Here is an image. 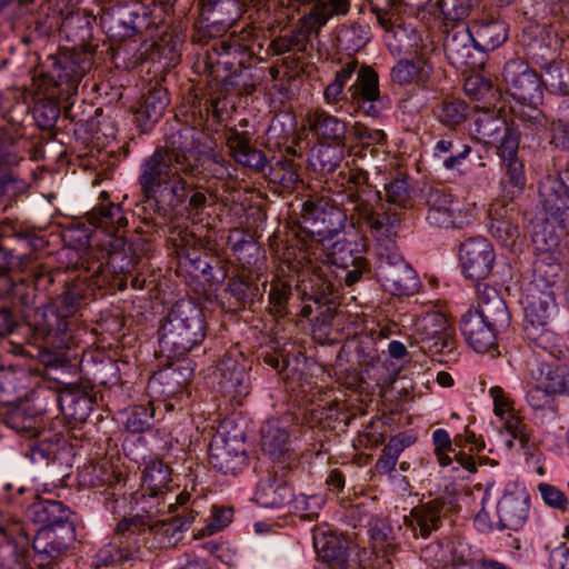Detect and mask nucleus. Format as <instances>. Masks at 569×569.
<instances>
[{
    "instance_id": "nucleus-7",
    "label": "nucleus",
    "mask_w": 569,
    "mask_h": 569,
    "mask_svg": "<svg viewBox=\"0 0 569 569\" xmlns=\"http://www.w3.org/2000/svg\"><path fill=\"white\" fill-rule=\"evenodd\" d=\"M98 16L101 28L116 40L132 38L148 26L147 8L138 1L107 0Z\"/></svg>"
},
{
    "instance_id": "nucleus-12",
    "label": "nucleus",
    "mask_w": 569,
    "mask_h": 569,
    "mask_svg": "<svg viewBox=\"0 0 569 569\" xmlns=\"http://www.w3.org/2000/svg\"><path fill=\"white\" fill-rule=\"evenodd\" d=\"M137 503L140 506L142 513L130 519H123L117 526L114 539H118L119 543H122L121 537L126 532L134 533L136 529L153 526L154 520L178 509L172 502H168L167 493L151 495L141 491V497L137 499Z\"/></svg>"
},
{
    "instance_id": "nucleus-5",
    "label": "nucleus",
    "mask_w": 569,
    "mask_h": 569,
    "mask_svg": "<svg viewBox=\"0 0 569 569\" xmlns=\"http://www.w3.org/2000/svg\"><path fill=\"white\" fill-rule=\"evenodd\" d=\"M161 352L168 357H182L206 337L202 311L190 301L173 305L159 331Z\"/></svg>"
},
{
    "instance_id": "nucleus-30",
    "label": "nucleus",
    "mask_w": 569,
    "mask_h": 569,
    "mask_svg": "<svg viewBox=\"0 0 569 569\" xmlns=\"http://www.w3.org/2000/svg\"><path fill=\"white\" fill-rule=\"evenodd\" d=\"M513 208L507 209V201H497L491 204L489 216L491 218V236L501 243V246L513 250L518 244L519 230L512 222Z\"/></svg>"
},
{
    "instance_id": "nucleus-28",
    "label": "nucleus",
    "mask_w": 569,
    "mask_h": 569,
    "mask_svg": "<svg viewBox=\"0 0 569 569\" xmlns=\"http://www.w3.org/2000/svg\"><path fill=\"white\" fill-rule=\"evenodd\" d=\"M169 102V94L164 87L158 82L150 84L147 92L142 96L139 108L134 112L138 126L143 131L150 130L162 117Z\"/></svg>"
},
{
    "instance_id": "nucleus-46",
    "label": "nucleus",
    "mask_w": 569,
    "mask_h": 569,
    "mask_svg": "<svg viewBox=\"0 0 569 569\" xmlns=\"http://www.w3.org/2000/svg\"><path fill=\"white\" fill-rule=\"evenodd\" d=\"M29 325L34 336L40 339H46L52 333H62L68 327L67 321L51 307L37 308Z\"/></svg>"
},
{
    "instance_id": "nucleus-49",
    "label": "nucleus",
    "mask_w": 569,
    "mask_h": 569,
    "mask_svg": "<svg viewBox=\"0 0 569 569\" xmlns=\"http://www.w3.org/2000/svg\"><path fill=\"white\" fill-rule=\"evenodd\" d=\"M386 201L385 204L400 211L402 214L403 210L411 206V189L409 187L406 177H397L385 184Z\"/></svg>"
},
{
    "instance_id": "nucleus-33",
    "label": "nucleus",
    "mask_w": 569,
    "mask_h": 569,
    "mask_svg": "<svg viewBox=\"0 0 569 569\" xmlns=\"http://www.w3.org/2000/svg\"><path fill=\"white\" fill-rule=\"evenodd\" d=\"M108 254V264L116 273H129L138 263L134 244H127L123 236H114L102 242Z\"/></svg>"
},
{
    "instance_id": "nucleus-19",
    "label": "nucleus",
    "mask_w": 569,
    "mask_h": 569,
    "mask_svg": "<svg viewBox=\"0 0 569 569\" xmlns=\"http://www.w3.org/2000/svg\"><path fill=\"white\" fill-rule=\"evenodd\" d=\"M289 470L272 467L271 473L261 479L254 492L256 502L263 508H281L292 502L295 497L288 479Z\"/></svg>"
},
{
    "instance_id": "nucleus-29",
    "label": "nucleus",
    "mask_w": 569,
    "mask_h": 569,
    "mask_svg": "<svg viewBox=\"0 0 569 569\" xmlns=\"http://www.w3.org/2000/svg\"><path fill=\"white\" fill-rule=\"evenodd\" d=\"M428 206L427 220L439 228L456 227V204L450 193L441 187H429L425 192Z\"/></svg>"
},
{
    "instance_id": "nucleus-45",
    "label": "nucleus",
    "mask_w": 569,
    "mask_h": 569,
    "mask_svg": "<svg viewBox=\"0 0 569 569\" xmlns=\"http://www.w3.org/2000/svg\"><path fill=\"white\" fill-rule=\"evenodd\" d=\"M350 10V0H313V7L305 17L315 29H320L333 16H346Z\"/></svg>"
},
{
    "instance_id": "nucleus-23",
    "label": "nucleus",
    "mask_w": 569,
    "mask_h": 569,
    "mask_svg": "<svg viewBox=\"0 0 569 569\" xmlns=\"http://www.w3.org/2000/svg\"><path fill=\"white\" fill-rule=\"evenodd\" d=\"M312 539L320 562L330 563L349 560L350 541L330 527L315 528Z\"/></svg>"
},
{
    "instance_id": "nucleus-34",
    "label": "nucleus",
    "mask_w": 569,
    "mask_h": 569,
    "mask_svg": "<svg viewBox=\"0 0 569 569\" xmlns=\"http://www.w3.org/2000/svg\"><path fill=\"white\" fill-rule=\"evenodd\" d=\"M559 360L543 359L541 355L531 362V377L541 388L553 395L563 391L566 366L558 363Z\"/></svg>"
},
{
    "instance_id": "nucleus-22",
    "label": "nucleus",
    "mask_w": 569,
    "mask_h": 569,
    "mask_svg": "<svg viewBox=\"0 0 569 569\" xmlns=\"http://www.w3.org/2000/svg\"><path fill=\"white\" fill-rule=\"evenodd\" d=\"M461 332L468 345L477 352L485 353L497 346V331L501 326H491L478 313L467 311L460 322Z\"/></svg>"
},
{
    "instance_id": "nucleus-51",
    "label": "nucleus",
    "mask_w": 569,
    "mask_h": 569,
    "mask_svg": "<svg viewBox=\"0 0 569 569\" xmlns=\"http://www.w3.org/2000/svg\"><path fill=\"white\" fill-rule=\"evenodd\" d=\"M230 49L231 46L226 41H214L210 48H207L198 56L197 61L194 62L196 71L208 76L214 74L220 66L221 54L228 53Z\"/></svg>"
},
{
    "instance_id": "nucleus-56",
    "label": "nucleus",
    "mask_w": 569,
    "mask_h": 569,
    "mask_svg": "<svg viewBox=\"0 0 569 569\" xmlns=\"http://www.w3.org/2000/svg\"><path fill=\"white\" fill-rule=\"evenodd\" d=\"M60 116L59 104L51 99L39 100L33 108V118L39 128L51 130Z\"/></svg>"
},
{
    "instance_id": "nucleus-18",
    "label": "nucleus",
    "mask_w": 569,
    "mask_h": 569,
    "mask_svg": "<svg viewBox=\"0 0 569 569\" xmlns=\"http://www.w3.org/2000/svg\"><path fill=\"white\" fill-rule=\"evenodd\" d=\"M475 39L469 26H457L448 31L443 50L450 64L457 69H475L482 64L475 54Z\"/></svg>"
},
{
    "instance_id": "nucleus-42",
    "label": "nucleus",
    "mask_w": 569,
    "mask_h": 569,
    "mask_svg": "<svg viewBox=\"0 0 569 569\" xmlns=\"http://www.w3.org/2000/svg\"><path fill=\"white\" fill-rule=\"evenodd\" d=\"M357 68L358 61L352 59L336 72L333 80L323 90V100L328 106L341 108V102H349V94L345 91V87Z\"/></svg>"
},
{
    "instance_id": "nucleus-9",
    "label": "nucleus",
    "mask_w": 569,
    "mask_h": 569,
    "mask_svg": "<svg viewBox=\"0 0 569 569\" xmlns=\"http://www.w3.org/2000/svg\"><path fill=\"white\" fill-rule=\"evenodd\" d=\"M222 425L209 445L210 463L223 475H236L247 465V450L242 433L230 436Z\"/></svg>"
},
{
    "instance_id": "nucleus-4",
    "label": "nucleus",
    "mask_w": 569,
    "mask_h": 569,
    "mask_svg": "<svg viewBox=\"0 0 569 569\" xmlns=\"http://www.w3.org/2000/svg\"><path fill=\"white\" fill-rule=\"evenodd\" d=\"M27 515L41 526L32 542L36 561L42 568L49 567L76 540V528L69 520L70 511L61 501L38 499L29 506Z\"/></svg>"
},
{
    "instance_id": "nucleus-55",
    "label": "nucleus",
    "mask_w": 569,
    "mask_h": 569,
    "mask_svg": "<svg viewBox=\"0 0 569 569\" xmlns=\"http://www.w3.org/2000/svg\"><path fill=\"white\" fill-rule=\"evenodd\" d=\"M436 116L447 126H457L467 117V104L459 99H447L439 103Z\"/></svg>"
},
{
    "instance_id": "nucleus-8",
    "label": "nucleus",
    "mask_w": 569,
    "mask_h": 569,
    "mask_svg": "<svg viewBox=\"0 0 569 569\" xmlns=\"http://www.w3.org/2000/svg\"><path fill=\"white\" fill-rule=\"evenodd\" d=\"M377 256L376 276L386 291L395 296H411L418 291L419 279L415 270L398 252L397 247L385 248Z\"/></svg>"
},
{
    "instance_id": "nucleus-14",
    "label": "nucleus",
    "mask_w": 569,
    "mask_h": 569,
    "mask_svg": "<svg viewBox=\"0 0 569 569\" xmlns=\"http://www.w3.org/2000/svg\"><path fill=\"white\" fill-rule=\"evenodd\" d=\"M261 449L272 459L276 468L295 471L300 467L297 455L290 448L288 431L274 422L262 426Z\"/></svg>"
},
{
    "instance_id": "nucleus-40",
    "label": "nucleus",
    "mask_w": 569,
    "mask_h": 569,
    "mask_svg": "<svg viewBox=\"0 0 569 569\" xmlns=\"http://www.w3.org/2000/svg\"><path fill=\"white\" fill-rule=\"evenodd\" d=\"M89 222L102 229L107 239L119 236L118 232L128 224L121 206L116 203L101 204L94 208L89 214Z\"/></svg>"
},
{
    "instance_id": "nucleus-58",
    "label": "nucleus",
    "mask_w": 569,
    "mask_h": 569,
    "mask_svg": "<svg viewBox=\"0 0 569 569\" xmlns=\"http://www.w3.org/2000/svg\"><path fill=\"white\" fill-rule=\"evenodd\" d=\"M270 174L273 182L281 184L288 190L296 188V186L301 182L296 164L288 159L278 161L276 166L271 168Z\"/></svg>"
},
{
    "instance_id": "nucleus-44",
    "label": "nucleus",
    "mask_w": 569,
    "mask_h": 569,
    "mask_svg": "<svg viewBox=\"0 0 569 569\" xmlns=\"http://www.w3.org/2000/svg\"><path fill=\"white\" fill-rule=\"evenodd\" d=\"M529 341H531L537 350H535V359L542 356L543 359L561 360L566 357L565 350L559 343L556 335L549 327L541 328L540 330H529L526 333Z\"/></svg>"
},
{
    "instance_id": "nucleus-11",
    "label": "nucleus",
    "mask_w": 569,
    "mask_h": 569,
    "mask_svg": "<svg viewBox=\"0 0 569 569\" xmlns=\"http://www.w3.org/2000/svg\"><path fill=\"white\" fill-rule=\"evenodd\" d=\"M355 73L356 81L348 88L350 104L367 116L378 117L382 109L378 73L368 66H358Z\"/></svg>"
},
{
    "instance_id": "nucleus-50",
    "label": "nucleus",
    "mask_w": 569,
    "mask_h": 569,
    "mask_svg": "<svg viewBox=\"0 0 569 569\" xmlns=\"http://www.w3.org/2000/svg\"><path fill=\"white\" fill-rule=\"evenodd\" d=\"M342 147L335 143L319 146L312 152L311 164L322 173L333 172L343 159Z\"/></svg>"
},
{
    "instance_id": "nucleus-52",
    "label": "nucleus",
    "mask_w": 569,
    "mask_h": 569,
    "mask_svg": "<svg viewBox=\"0 0 569 569\" xmlns=\"http://www.w3.org/2000/svg\"><path fill=\"white\" fill-rule=\"evenodd\" d=\"M226 291L236 300L239 306L251 305L259 293V288L249 278L244 276L232 277Z\"/></svg>"
},
{
    "instance_id": "nucleus-41",
    "label": "nucleus",
    "mask_w": 569,
    "mask_h": 569,
    "mask_svg": "<svg viewBox=\"0 0 569 569\" xmlns=\"http://www.w3.org/2000/svg\"><path fill=\"white\" fill-rule=\"evenodd\" d=\"M312 33L318 34L319 32L303 16L299 20L297 28L289 34L273 39L270 43V49L276 56L284 54L293 49H297L299 52H305L307 50L309 37Z\"/></svg>"
},
{
    "instance_id": "nucleus-20",
    "label": "nucleus",
    "mask_w": 569,
    "mask_h": 569,
    "mask_svg": "<svg viewBox=\"0 0 569 569\" xmlns=\"http://www.w3.org/2000/svg\"><path fill=\"white\" fill-rule=\"evenodd\" d=\"M539 194L547 219L557 222L561 230L569 228V189L547 178L539 187Z\"/></svg>"
},
{
    "instance_id": "nucleus-1",
    "label": "nucleus",
    "mask_w": 569,
    "mask_h": 569,
    "mask_svg": "<svg viewBox=\"0 0 569 569\" xmlns=\"http://www.w3.org/2000/svg\"><path fill=\"white\" fill-rule=\"evenodd\" d=\"M329 180L332 178L325 181V189L333 204L330 206L323 198L308 199L302 204L299 218L301 233L310 238L309 242L306 241L299 263L302 272L310 274L309 281L317 302H327L328 297L337 289L332 266H339L342 269L347 267L345 258L341 257L343 244L333 242L330 251H326L325 242L331 241L343 229L348 212L345 208H338L340 204L333 201V196L327 186Z\"/></svg>"
},
{
    "instance_id": "nucleus-61",
    "label": "nucleus",
    "mask_w": 569,
    "mask_h": 569,
    "mask_svg": "<svg viewBox=\"0 0 569 569\" xmlns=\"http://www.w3.org/2000/svg\"><path fill=\"white\" fill-rule=\"evenodd\" d=\"M432 441L435 445V455L438 462L442 467H447L451 463L449 452H455L453 440H451L449 433L445 429H437L432 433Z\"/></svg>"
},
{
    "instance_id": "nucleus-10",
    "label": "nucleus",
    "mask_w": 569,
    "mask_h": 569,
    "mask_svg": "<svg viewBox=\"0 0 569 569\" xmlns=\"http://www.w3.org/2000/svg\"><path fill=\"white\" fill-rule=\"evenodd\" d=\"M510 94L526 106H538L542 102V81L528 63L521 59L509 60L502 71Z\"/></svg>"
},
{
    "instance_id": "nucleus-39",
    "label": "nucleus",
    "mask_w": 569,
    "mask_h": 569,
    "mask_svg": "<svg viewBox=\"0 0 569 569\" xmlns=\"http://www.w3.org/2000/svg\"><path fill=\"white\" fill-rule=\"evenodd\" d=\"M6 124L0 129V166H16L21 157L16 150L14 143L24 133L22 121L13 119L11 113H7Z\"/></svg>"
},
{
    "instance_id": "nucleus-62",
    "label": "nucleus",
    "mask_w": 569,
    "mask_h": 569,
    "mask_svg": "<svg viewBox=\"0 0 569 569\" xmlns=\"http://www.w3.org/2000/svg\"><path fill=\"white\" fill-rule=\"evenodd\" d=\"M233 519V509L231 507L213 506L211 509V516L203 528V535L211 536L217 531L222 530Z\"/></svg>"
},
{
    "instance_id": "nucleus-6",
    "label": "nucleus",
    "mask_w": 569,
    "mask_h": 569,
    "mask_svg": "<svg viewBox=\"0 0 569 569\" xmlns=\"http://www.w3.org/2000/svg\"><path fill=\"white\" fill-rule=\"evenodd\" d=\"M371 12L379 26L385 29V41L393 53L421 56L425 47L417 31L401 23L403 0H369Z\"/></svg>"
},
{
    "instance_id": "nucleus-59",
    "label": "nucleus",
    "mask_w": 569,
    "mask_h": 569,
    "mask_svg": "<svg viewBox=\"0 0 569 569\" xmlns=\"http://www.w3.org/2000/svg\"><path fill=\"white\" fill-rule=\"evenodd\" d=\"M153 408L137 406L127 418L126 428L132 433H140L151 427Z\"/></svg>"
},
{
    "instance_id": "nucleus-21",
    "label": "nucleus",
    "mask_w": 569,
    "mask_h": 569,
    "mask_svg": "<svg viewBox=\"0 0 569 569\" xmlns=\"http://www.w3.org/2000/svg\"><path fill=\"white\" fill-rule=\"evenodd\" d=\"M529 495L523 488L507 490L498 502L497 512L501 528L519 530L529 515Z\"/></svg>"
},
{
    "instance_id": "nucleus-25",
    "label": "nucleus",
    "mask_w": 569,
    "mask_h": 569,
    "mask_svg": "<svg viewBox=\"0 0 569 569\" xmlns=\"http://www.w3.org/2000/svg\"><path fill=\"white\" fill-rule=\"evenodd\" d=\"M250 134L246 131H238L237 128H230L226 134L227 147L232 158L243 167L250 168L256 172H263L268 166V160L261 150L250 146Z\"/></svg>"
},
{
    "instance_id": "nucleus-13",
    "label": "nucleus",
    "mask_w": 569,
    "mask_h": 569,
    "mask_svg": "<svg viewBox=\"0 0 569 569\" xmlns=\"http://www.w3.org/2000/svg\"><path fill=\"white\" fill-rule=\"evenodd\" d=\"M212 378L223 393L238 402L249 395L250 378L244 360L229 355L223 357L213 370Z\"/></svg>"
},
{
    "instance_id": "nucleus-26",
    "label": "nucleus",
    "mask_w": 569,
    "mask_h": 569,
    "mask_svg": "<svg viewBox=\"0 0 569 569\" xmlns=\"http://www.w3.org/2000/svg\"><path fill=\"white\" fill-rule=\"evenodd\" d=\"M307 126L309 130L320 140L338 146H345L347 138V123L321 108L307 113Z\"/></svg>"
},
{
    "instance_id": "nucleus-60",
    "label": "nucleus",
    "mask_w": 569,
    "mask_h": 569,
    "mask_svg": "<svg viewBox=\"0 0 569 569\" xmlns=\"http://www.w3.org/2000/svg\"><path fill=\"white\" fill-rule=\"evenodd\" d=\"M473 7V0H439V8L448 20L460 21L467 18Z\"/></svg>"
},
{
    "instance_id": "nucleus-36",
    "label": "nucleus",
    "mask_w": 569,
    "mask_h": 569,
    "mask_svg": "<svg viewBox=\"0 0 569 569\" xmlns=\"http://www.w3.org/2000/svg\"><path fill=\"white\" fill-rule=\"evenodd\" d=\"M561 264L556 252L536 254L532 284L536 292L551 291L561 276Z\"/></svg>"
},
{
    "instance_id": "nucleus-53",
    "label": "nucleus",
    "mask_w": 569,
    "mask_h": 569,
    "mask_svg": "<svg viewBox=\"0 0 569 569\" xmlns=\"http://www.w3.org/2000/svg\"><path fill=\"white\" fill-rule=\"evenodd\" d=\"M471 313H478L486 319L491 326L508 327L510 315L506 302L501 297H493V301L488 305L477 306L475 310H468Z\"/></svg>"
},
{
    "instance_id": "nucleus-47",
    "label": "nucleus",
    "mask_w": 569,
    "mask_h": 569,
    "mask_svg": "<svg viewBox=\"0 0 569 569\" xmlns=\"http://www.w3.org/2000/svg\"><path fill=\"white\" fill-rule=\"evenodd\" d=\"M170 481V468L160 460H152L143 470L141 491L150 492L151 495H168Z\"/></svg>"
},
{
    "instance_id": "nucleus-24",
    "label": "nucleus",
    "mask_w": 569,
    "mask_h": 569,
    "mask_svg": "<svg viewBox=\"0 0 569 569\" xmlns=\"http://www.w3.org/2000/svg\"><path fill=\"white\" fill-rule=\"evenodd\" d=\"M478 132L482 134L486 143L496 144L498 156L502 161L518 157L520 137L513 129L498 120H490L479 126Z\"/></svg>"
},
{
    "instance_id": "nucleus-63",
    "label": "nucleus",
    "mask_w": 569,
    "mask_h": 569,
    "mask_svg": "<svg viewBox=\"0 0 569 569\" xmlns=\"http://www.w3.org/2000/svg\"><path fill=\"white\" fill-rule=\"evenodd\" d=\"M505 429L518 440L521 448H527L530 442V432L521 418L513 411L505 416Z\"/></svg>"
},
{
    "instance_id": "nucleus-16",
    "label": "nucleus",
    "mask_w": 569,
    "mask_h": 569,
    "mask_svg": "<svg viewBox=\"0 0 569 569\" xmlns=\"http://www.w3.org/2000/svg\"><path fill=\"white\" fill-rule=\"evenodd\" d=\"M184 134L191 137L192 149L189 156H191L196 164V170L192 173H188V177L198 178L203 172H208L211 177L219 180L233 177L236 169L220 153L207 152L201 149V133L196 128L184 127ZM188 158L190 159V157Z\"/></svg>"
},
{
    "instance_id": "nucleus-54",
    "label": "nucleus",
    "mask_w": 569,
    "mask_h": 569,
    "mask_svg": "<svg viewBox=\"0 0 569 569\" xmlns=\"http://www.w3.org/2000/svg\"><path fill=\"white\" fill-rule=\"evenodd\" d=\"M189 368L184 366L170 367L163 371L154 375L150 381V383H166L169 387L167 390L168 395H172L181 390L184 386L189 383Z\"/></svg>"
},
{
    "instance_id": "nucleus-48",
    "label": "nucleus",
    "mask_w": 569,
    "mask_h": 569,
    "mask_svg": "<svg viewBox=\"0 0 569 569\" xmlns=\"http://www.w3.org/2000/svg\"><path fill=\"white\" fill-rule=\"evenodd\" d=\"M556 224L558 223L551 219L546 218L542 222L535 226L532 243L536 250V254L556 252L563 231L560 229V232H558Z\"/></svg>"
},
{
    "instance_id": "nucleus-38",
    "label": "nucleus",
    "mask_w": 569,
    "mask_h": 569,
    "mask_svg": "<svg viewBox=\"0 0 569 569\" xmlns=\"http://www.w3.org/2000/svg\"><path fill=\"white\" fill-rule=\"evenodd\" d=\"M4 423L17 433L32 439L42 432L43 418L31 408L16 407L6 413Z\"/></svg>"
},
{
    "instance_id": "nucleus-64",
    "label": "nucleus",
    "mask_w": 569,
    "mask_h": 569,
    "mask_svg": "<svg viewBox=\"0 0 569 569\" xmlns=\"http://www.w3.org/2000/svg\"><path fill=\"white\" fill-rule=\"evenodd\" d=\"M351 134L366 147L381 144L386 139V133L382 130L369 128L361 122H356L352 126Z\"/></svg>"
},
{
    "instance_id": "nucleus-43",
    "label": "nucleus",
    "mask_w": 569,
    "mask_h": 569,
    "mask_svg": "<svg viewBox=\"0 0 569 569\" xmlns=\"http://www.w3.org/2000/svg\"><path fill=\"white\" fill-rule=\"evenodd\" d=\"M505 176L501 180V201H512L526 184L523 163L519 158L502 161Z\"/></svg>"
},
{
    "instance_id": "nucleus-57",
    "label": "nucleus",
    "mask_w": 569,
    "mask_h": 569,
    "mask_svg": "<svg viewBox=\"0 0 569 569\" xmlns=\"http://www.w3.org/2000/svg\"><path fill=\"white\" fill-rule=\"evenodd\" d=\"M337 39L340 48L350 52L359 51L368 42L363 28L358 24L342 27Z\"/></svg>"
},
{
    "instance_id": "nucleus-2",
    "label": "nucleus",
    "mask_w": 569,
    "mask_h": 569,
    "mask_svg": "<svg viewBox=\"0 0 569 569\" xmlns=\"http://www.w3.org/2000/svg\"><path fill=\"white\" fill-rule=\"evenodd\" d=\"M332 199L350 213V220L366 226L377 242V253L385 248H396L398 229L402 214L385 204L381 193L369 182V174L362 169H347L327 182Z\"/></svg>"
},
{
    "instance_id": "nucleus-3",
    "label": "nucleus",
    "mask_w": 569,
    "mask_h": 569,
    "mask_svg": "<svg viewBox=\"0 0 569 569\" xmlns=\"http://www.w3.org/2000/svg\"><path fill=\"white\" fill-rule=\"evenodd\" d=\"M191 149L192 140L184 134V128L166 136L164 143L141 164L139 184L146 199L158 201L159 190L169 187L166 199L169 206L177 207L186 201L188 184L183 176L196 170L193 159L187 158Z\"/></svg>"
},
{
    "instance_id": "nucleus-35",
    "label": "nucleus",
    "mask_w": 569,
    "mask_h": 569,
    "mask_svg": "<svg viewBox=\"0 0 569 569\" xmlns=\"http://www.w3.org/2000/svg\"><path fill=\"white\" fill-rule=\"evenodd\" d=\"M421 339L433 352H442L450 348V327L446 317L441 313H432L425 317L420 325Z\"/></svg>"
},
{
    "instance_id": "nucleus-32",
    "label": "nucleus",
    "mask_w": 569,
    "mask_h": 569,
    "mask_svg": "<svg viewBox=\"0 0 569 569\" xmlns=\"http://www.w3.org/2000/svg\"><path fill=\"white\" fill-rule=\"evenodd\" d=\"M469 28L475 39V47L482 52L497 49L508 38V28L500 20H476L469 24Z\"/></svg>"
},
{
    "instance_id": "nucleus-15",
    "label": "nucleus",
    "mask_w": 569,
    "mask_h": 569,
    "mask_svg": "<svg viewBox=\"0 0 569 569\" xmlns=\"http://www.w3.org/2000/svg\"><path fill=\"white\" fill-rule=\"evenodd\" d=\"M495 251L491 243L485 238H472L460 247V261L467 278L483 280L492 271Z\"/></svg>"
},
{
    "instance_id": "nucleus-27",
    "label": "nucleus",
    "mask_w": 569,
    "mask_h": 569,
    "mask_svg": "<svg viewBox=\"0 0 569 569\" xmlns=\"http://www.w3.org/2000/svg\"><path fill=\"white\" fill-rule=\"evenodd\" d=\"M536 63L541 69V81L546 89L558 96H569V66L556 59V51L533 53Z\"/></svg>"
},
{
    "instance_id": "nucleus-37",
    "label": "nucleus",
    "mask_w": 569,
    "mask_h": 569,
    "mask_svg": "<svg viewBox=\"0 0 569 569\" xmlns=\"http://www.w3.org/2000/svg\"><path fill=\"white\" fill-rule=\"evenodd\" d=\"M415 58L416 61L401 60L391 69L390 77L393 82L401 86L412 82L425 84L429 80L433 68L426 58V52Z\"/></svg>"
},
{
    "instance_id": "nucleus-31",
    "label": "nucleus",
    "mask_w": 569,
    "mask_h": 569,
    "mask_svg": "<svg viewBox=\"0 0 569 569\" xmlns=\"http://www.w3.org/2000/svg\"><path fill=\"white\" fill-rule=\"evenodd\" d=\"M555 309L552 291L531 292L526 298L523 331L548 327Z\"/></svg>"
},
{
    "instance_id": "nucleus-17",
    "label": "nucleus",
    "mask_w": 569,
    "mask_h": 569,
    "mask_svg": "<svg viewBox=\"0 0 569 569\" xmlns=\"http://www.w3.org/2000/svg\"><path fill=\"white\" fill-rule=\"evenodd\" d=\"M448 510L446 500L436 498L413 507L403 518V523L411 529L413 537L427 539L441 527Z\"/></svg>"
}]
</instances>
